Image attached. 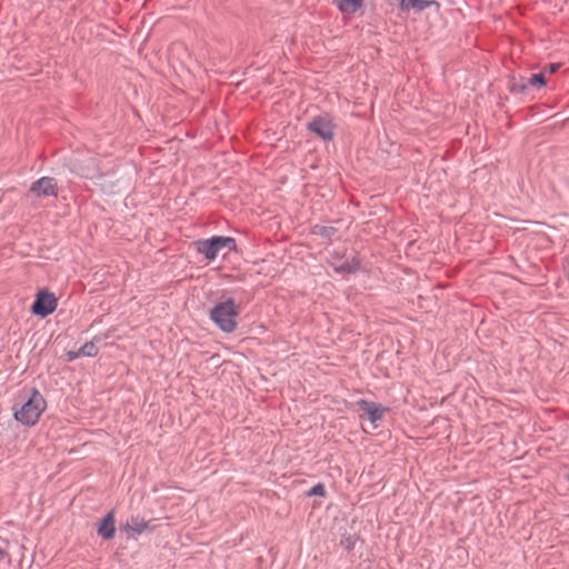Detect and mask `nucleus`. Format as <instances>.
Listing matches in <instances>:
<instances>
[{
    "instance_id": "4",
    "label": "nucleus",
    "mask_w": 569,
    "mask_h": 569,
    "mask_svg": "<svg viewBox=\"0 0 569 569\" xmlns=\"http://www.w3.org/2000/svg\"><path fill=\"white\" fill-rule=\"evenodd\" d=\"M58 307V299L48 289H40L31 306V311L42 318L51 315Z\"/></svg>"
},
{
    "instance_id": "19",
    "label": "nucleus",
    "mask_w": 569,
    "mask_h": 569,
    "mask_svg": "<svg viewBox=\"0 0 569 569\" xmlns=\"http://www.w3.org/2000/svg\"><path fill=\"white\" fill-rule=\"evenodd\" d=\"M78 357H79V356H76V352H69V353H68V359H69V360H73V359H76V358H78Z\"/></svg>"
},
{
    "instance_id": "16",
    "label": "nucleus",
    "mask_w": 569,
    "mask_h": 569,
    "mask_svg": "<svg viewBox=\"0 0 569 569\" xmlns=\"http://www.w3.org/2000/svg\"><path fill=\"white\" fill-rule=\"evenodd\" d=\"M307 496L308 497H312V496H320V497H323L326 496V489H325V486L322 483H317L308 492H307Z\"/></svg>"
},
{
    "instance_id": "1",
    "label": "nucleus",
    "mask_w": 569,
    "mask_h": 569,
    "mask_svg": "<svg viewBox=\"0 0 569 569\" xmlns=\"http://www.w3.org/2000/svg\"><path fill=\"white\" fill-rule=\"evenodd\" d=\"M240 309L234 299L228 298L222 302H218L210 310V319L219 327L220 330L231 333L237 329V318Z\"/></svg>"
},
{
    "instance_id": "10",
    "label": "nucleus",
    "mask_w": 569,
    "mask_h": 569,
    "mask_svg": "<svg viewBox=\"0 0 569 569\" xmlns=\"http://www.w3.org/2000/svg\"><path fill=\"white\" fill-rule=\"evenodd\" d=\"M439 7V2L436 0H400V9L402 11L415 10L417 12L423 11L430 7Z\"/></svg>"
},
{
    "instance_id": "13",
    "label": "nucleus",
    "mask_w": 569,
    "mask_h": 569,
    "mask_svg": "<svg viewBox=\"0 0 569 569\" xmlns=\"http://www.w3.org/2000/svg\"><path fill=\"white\" fill-rule=\"evenodd\" d=\"M98 348L92 342H86L77 352L76 356L96 357L98 355Z\"/></svg>"
},
{
    "instance_id": "18",
    "label": "nucleus",
    "mask_w": 569,
    "mask_h": 569,
    "mask_svg": "<svg viewBox=\"0 0 569 569\" xmlns=\"http://www.w3.org/2000/svg\"><path fill=\"white\" fill-rule=\"evenodd\" d=\"M559 67H560V64L551 63V64H549V71L551 73H553V72L558 71Z\"/></svg>"
},
{
    "instance_id": "17",
    "label": "nucleus",
    "mask_w": 569,
    "mask_h": 569,
    "mask_svg": "<svg viewBox=\"0 0 569 569\" xmlns=\"http://www.w3.org/2000/svg\"><path fill=\"white\" fill-rule=\"evenodd\" d=\"M341 545L347 550H352L355 548V545H356V538L353 536L349 535L348 537H346L345 539L341 540Z\"/></svg>"
},
{
    "instance_id": "7",
    "label": "nucleus",
    "mask_w": 569,
    "mask_h": 569,
    "mask_svg": "<svg viewBox=\"0 0 569 569\" xmlns=\"http://www.w3.org/2000/svg\"><path fill=\"white\" fill-rule=\"evenodd\" d=\"M358 407L363 410L371 422H377L381 420L386 412L389 411V408L383 407L377 402H370L366 399H360L357 401Z\"/></svg>"
},
{
    "instance_id": "5",
    "label": "nucleus",
    "mask_w": 569,
    "mask_h": 569,
    "mask_svg": "<svg viewBox=\"0 0 569 569\" xmlns=\"http://www.w3.org/2000/svg\"><path fill=\"white\" fill-rule=\"evenodd\" d=\"M29 192L36 198L59 196V186L53 177H42L31 183Z\"/></svg>"
},
{
    "instance_id": "2",
    "label": "nucleus",
    "mask_w": 569,
    "mask_h": 569,
    "mask_svg": "<svg viewBox=\"0 0 569 569\" xmlns=\"http://www.w3.org/2000/svg\"><path fill=\"white\" fill-rule=\"evenodd\" d=\"M47 408V402L40 391L36 388L31 389L29 399L19 410L14 411V419L27 427L38 423L41 415Z\"/></svg>"
},
{
    "instance_id": "9",
    "label": "nucleus",
    "mask_w": 569,
    "mask_h": 569,
    "mask_svg": "<svg viewBox=\"0 0 569 569\" xmlns=\"http://www.w3.org/2000/svg\"><path fill=\"white\" fill-rule=\"evenodd\" d=\"M98 535L104 540H110L114 537L116 526H114V512L113 510L109 511L98 523Z\"/></svg>"
},
{
    "instance_id": "8",
    "label": "nucleus",
    "mask_w": 569,
    "mask_h": 569,
    "mask_svg": "<svg viewBox=\"0 0 569 569\" xmlns=\"http://www.w3.org/2000/svg\"><path fill=\"white\" fill-rule=\"evenodd\" d=\"M310 131L315 132L325 140H331L333 138V126L329 120L322 117H316L309 124Z\"/></svg>"
},
{
    "instance_id": "12",
    "label": "nucleus",
    "mask_w": 569,
    "mask_h": 569,
    "mask_svg": "<svg viewBox=\"0 0 569 569\" xmlns=\"http://www.w3.org/2000/svg\"><path fill=\"white\" fill-rule=\"evenodd\" d=\"M337 229L333 227H327L321 224H316L311 228V233L316 236H321L326 238H331L336 233Z\"/></svg>"
},
{
    "instance_id": "11",
    "label": "nucleus",
    "mask_w": 569,
    "mask_h": 569,
    "mask_svg": "<svg viewBox=\"0 0 569 569\" xmlns=\"http://www.w3.org/2000/svg\"><path fill=\"white\" fill-rule=\"evenodd\" d=\"M335 4L342 13H355L363 3V0H333Z\"/></svg>"
},
{
    "instance_id": "3",
    "label": "nucleus",
    "mask_w": 569,
    "mask_h": 569,
    "mask_svg": "<svg viewBox=\"0 0 569 569\" xmlns=\"http://www.w3.org/2000/svg\"><path fill=\"white\" fill-rule=\"evenodd\" d=\"M234 244L236 241L233 238L214 236L211 239L197 241L196 248L199 253L207 258V260L212 261L217 258L222 248L234 247Z\"/></svg>"
},
{
    "instance_id": "6",
    "label": "nucleus",
    "mask_w": 569,
    "mask_h": 569,
    "mask_svg": "<svg viewBox=\"0 0 569 569\" xmlns=\"http://www.w3.org/2000/svg\"><path fill=\"white\" fill-rule=\"evenodd\" d=\"M343 257H345V253H342V252H339V251L332 252L330 256V260H329L330 266L333 268V270L337 273H342V274L356 273L360 269V266H361L360 258L358 256H355L351 260L343 262L342 261Z\"/></svg>"
},
{
    "instance_id": "15",
    "label": "nucleus",
    "mask_w": 569,
    "mask_h": 569,
    "mask_svg": "<svg viewBox=\"0 0 569 569\" xmlns=\"http://www.w3.org/2000/svg\"><path fill=\"white\" fill-rule=\"evenodd\" d=\"M546 84V79L542 73H533L528 78L527 84L522 86V89H526L527 86L532 87H543Z\"/></svg>"
},
{
    "instance_id": "14",
    "label": "nucleus",
    "mask_w": 569,
    "mask_h": 569,
    "mask_svg": "<svg viewBox=\"0 0 569 569\" xmlns=\"http://www.w3.org/2000/svg\"><path fill=\"white\" fill-rule=\"evenodd\" d=\"M129 527L134 533L140 535L148 529V522L139 517H132Z\"/></svg>"
}]
</instances>
